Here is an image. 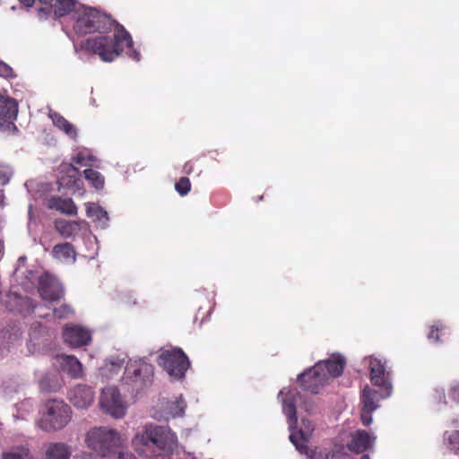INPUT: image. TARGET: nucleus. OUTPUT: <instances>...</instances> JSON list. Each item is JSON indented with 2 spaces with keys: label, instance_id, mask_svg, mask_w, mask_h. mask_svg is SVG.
Masks as SVG:
<instances>
[{
  "label": "nucleus",
  "instance_id": "obj_1",
  "mask_svg": "<svg viewBox=\"0 0 459 459\" xmlns=\"http://www.w3.org/2000/svg\"><path fill=\"white\" fill-rule=\"evenodd\" d=\"M73 28L79 36L113 31L112 36L99 35L88 38L80 44L82 50L99 56L104 62L114 61L126 48L133 47V39L125 27L94 8L85 7L78 12Z\"/></svg>",
  "mask_w": 459,
  "mask_h": 459
},
{
  "label": "nucleus",
  "instance_id": "obj_2",
  "mask_svg": "<svg viewBox=\"0 0 459 459\" xmlns=\"http://www.w3.org/2000/svg\"><path fill=\"white\" fill-rule=\"evenodd\" d=\"M135 452L153 459H169L178 447V437L168 426L150 424L132 440Z\"/></svg>",
  "mask_w": 459,
  "mask_h": 459
},
{
  "label": "nucleus",
  "instance_id": "obj_3",
  "mask_svg": "<svg viewBox=\"0 0 459 459\" xmlns=\"http://www.w3.org/2000/svg\"><path fill=\"white\" fill-rule=\"evenodd\" d=\"M72 411L63 400H48L42 408L37 426L45 432H56L63 429L71 420Z\"/></svg>",
  "mask_w": 459,
  "mask_h": 459
},
{
  "label": "nucleus",
  "instance_id": "obj_4",
  "mask_svg": "<svg viewBox=\"0 0 459 459\" xmlns=\"http://www.w3.org/2000/svg\"><path fill=\"white\" fill-rule=\"evenodd\" d=\"M85 444L102 457H109L122 447L123 440L120 434L107 427H94L85 437Z\"/></svg>",
  "mask_w": 459,
  "mask_h": 459
},
{
  "label": "nucleus",
  "instance_id": "obj_5",
  "mask_svg": "<svg viewBox=\"0 0 459 459\" xmlns=\"http://www.w3.org/2000/svg\"><path fill=\"white\" fill-rule=\"evenodd\" d=\"M154 368L143 359L129 361L125 369L123 381L136 391L142 390L152 383Z\"/></svg>",
  "mask_w": 459,
  "mask_h": 459
},
{
  "label": "nucleus",
  "instance_id": "obj_6",
  "mask_svg": "<svg viewBox=\"0 0 459 459\" xmlns=\"http://www.w3.org/2000/svg\"><path fill=\"white\" fill-rule=\"evenodd\" d=\"M157 363L177 380L184 378L190 367L187 356L179 348L162 351L157 358Z\"/></svg>",
  "mask_w": 459,
  "mask_h": 459
},
{
  "label": "nucleus",
  "instance_id": "obj_7",
  "mask_svg": "<svg viewBox=\"0 0 459 459\" xmlns=\"http://www.w3.org/2000/svg\"><path fill=\"white\" fill-rule=\"evenodd\" d=\"M368 359V368L372 385L381 389L383 393V394L380 395L381 398L390 396L392 385L390 381V372L386 370L385 362L374 356H370Z\"/></svg>",
  "mask_w": 459,
  "mask_h": 459
},
{
  "label": "nucleus",
  "instance_id": "obj_8",
  "mask_svg": "<svg viewBox=\"0 0 459 459\" xmlns=\"http://www.w3.org/2000/svg\"><path fill=\"white\" fill-rule=\"evenodd\" d=\"M100 404L105 412L114 418H122L126 414V406L115 386H108L102 390Z\"/></svg>",
  "mask_w": 459,
  "mask_h": 459
},
{
  "label": "nucleus",
  "instance_id": "obj_9",
  "mask_svg": "<svg viewBox=\"0 0 459 459\" xmlns=\"http://www.w3.org/2000/svg\"><path fill=\"white\" fill-rule=\"evenodd\" d=\"M322 364H316L298 377V381L304 390L317 394L328 383L327 374L322 372Z\"/></svg>",
  "mask_w": 459,
  "mask_h": 459
},
{
  "label": "nucleus",
  "instance_id": "obj_10",
  "mask_svg": "<svg viewBox=\"0 0 459 459\" xmlns=\"http://www.w3.org/2000/svg\"><path fill=\"white\" fill-rule=\"evenodd\" d=\"M39 293L48 301L59 300L64 296V290L59 281L49 273H44L39 280Z\"/></svg>",
  "mask_w": 459,
  "mask_h": 459
},
{
  "label": "nucleus",
  "instance_id": "obj_11",
  "mask_svg": "<svg viewBox=\"0 0 459 459\" xmlns=\"http://www.w3.org/2000/svg\"><path fill=\"white\" fill-rule=\"evenodd\" d=\"M360 419L365 426L372 423V413L378 408L379 394L377 391L366 386L361 394Z\"/></svg>",
  "mask_w": 459,
  "mask_h": 459
},
{
  "label": "nucleus",
  "instance_id": "obj_12",
  "mask_svg": "<svg viewBox=\"0 0 459 459\" xmlns=\"http://www.w3.org/2000/svg\"><path fill=\"white\" fill-rule=\"evenodd\" d=\"M65 342L73 348L88 345L91 342L90 331L80 325H66L63 331Z\"/></svg>",
  "mask_w": 459,
  "mask_h": 459
},
{
  "label": "nucleus",
  "instance_id": "obj_13",
  "mask_svg": "<svg viewBox=\"0 0 459 459\" xmlns=\"http://www.w3.org/2000/svg\"><path fill=\"white\" fill-rule=\"evenodd\" d=\"M18 115V103L17 101L9 97L8 95L0 92V127L13 126L16 129L14 120Z\"/></svg>",
  "mask_w": 459,
  "mask_h": 459
},
{
  "label": "nucleus",
  "instance_id": "obj_14",
  "mask_svg": "<svg viewBox=\"0 0 459 459\" xmlns=\"http://www.w3.org/2000/svg\"><path fill=\"white\" fill-rule=\"evenodd\" d=\"M301 425L299 430L291 432L290 440L301 454H307V442L314 430V425L311 421L305 419H302Z\"/></svg>",
  "mask_w": 459,
  "mask_h": 459
},
{
  "label": "nucleus",
  "instance_id": "obj_15",
  "mask_svg": "<svg viewBox=\"0 0 459 459\" xmlns=\"http://www.w3.org/2000/svg\"><path fill=\"white\" fill-rule=\"evenodd\" d=\"M68 398L74 406L86 409L94 401V392L87 385H78L69 391Z\"/></svg>",
  "mask_w": 459,
  "mask_h": 459
},
{
  "label": "nucleus",
  "instance_id": "obj_16",
  "mask_svg": "<svg viewBox=\"0 0 459 459\" xmlns=\"http://www.w3.org/2000/svg\"><path fill=\"white\" fill-rule=\"evenodd\" d=\"M51 255L61 263L74 264L77 253L73 244L65 242L55 245L52 248Z\"/></svg>",
  "mask_w": 459,
  "mask_h": 459
},
{
  "label": "nucleus",
  "instance_id": "obj_17",
  "mask_svg": "<svg viewBox=\"0 0 459 459\" xmlns=\"http://www.w3.org/2000/svg\"><path fill=\"white\" fill-rule=\"evenodd\" d=\"M57 360L63 371H65L72 378H79L82 376V365L75 356L58 355Z\"/></svg>",
  "mask_w": 459,
  "mask_h": 459
},
{
  "label": "nucleus",
  "instance_id": "obj_18",
  "mask_svg": "<svg viewBox=\"0 0 459 459\" xmlns=\"http://www.w3.org/2000/svg\"><path fill=\"white\" fill-rule=\"evenodd\" d=\"M316 364H322V372L327 374V381L330 377H337L343 372L345 359L340 355H333L325 361H319Z\"/></svg>",
  "mask_w": 459,
  "mask_h": 459
},
{
  "label": "nucleus",
  "instance_id": "obj_19",
  "mask_svg": "<svg viewBox=\"0 0 459 459\" xmlns=\"http://www.w3.org/2000/svg\"><path fill=\"white\" fill-rule=\"evenodd\" d=\"M370 435L366 430H357L351 435V439L348 444V448L357 454L363 453L372 444Z\"/></svg>",
  "mask_w": 459,
  "mask_h": 459
},
{
  "label": "nucleus",
  "instance_id": "obj_20",
  "mask_svg": "<svg viewBox=\"0 0 459 459\" xmlns=\"http://www.w3.org/2000/svg\"><path fill=\"white\" fill-rule=\"evenodd\" d=\"M48 207L66 215L77 214V206L71 198L52 197L48 201Z\"/></svg>",
  "mask_w": 459,
  "mask_h": 459
},
{
  "label": "nucleus",
  "instance_id": "obj_21",
  "mask_svg": "<svg viewBox=\"0 0 459 459\" xmlns=\"http://www.w3.org/2000/svg\"><path fill=\"white\" fill-rule=\"evenodd\" d=\"M282 410L288 418V423L290 429L296 427L298 422L296 411V395L289 393L282 403Z\"/></svg>",
  "mask_w": 459,
  "mask_h": 459
},
{
  "label": "nucleus",
  "instance_id": "obj_22",
  "mask_svg": "<svg viewBox=\"0 0 459 459\" xmlns=\"http://www.w3.org/2000/svg\"><path fill=\"white\" fill-rule=\"evenodd\" d=\"M71 449L65 443H51L46 451V459H69Z\"/></svg>",
  "mask_w": 459,
  "mask_h": 459
},
{
  "label": "nucleus",
  "instance_id": "obj_23",
  "mask_svg": "<svg viewBox=\"0 0 459 459\" xmlns=\"http://www.w3.org/2000/svg\"><path fill=\"white\" fill-rule=\"evenodd\" d=\"M53 124L62 130L70 138L75 139L77 137V130L75 126L65 119L61 114L57 112L51 113L49 115Z\"/></svg>",
  "mask_w": 459,
  "mask_h": 459
},
{
  "label": "nucleus",
  "instance_id": "obj_24",
  "mask_svg": "<svg viewBox=\"0 0 459 459\" xmlns=\"http://www.w3.org/2000/svg\"><path fill=\"white\" fill-rule=\"evenodd\" d=\"M55 229L63 238H69L78 232L80 224L77 221L56 220Z\"/></svg>",
  "mask_w": 459,
  "mask_h": 459
},
{
  "label": "nucleus",
  "instance_id": "obj_25",
  "mask_svg": "<svg viewBox=\"0 0 459 459\" xmlns=\"http://www.w3.org/2000/svg\"><path fill=\"white\" fill-rule=\"evenodd\" d=\"M86 213L90 218L98 221L101 227H106L109 221L108 212L100 205L96 204H86Z\"/></svg>",
  "mask_w": 459,
  "mask_h": 459
},
{
  "label": "nucleus",
  "instance_id": "obj_26",
  "mask_svg": "<svg viewBox=\"0 0 459 459\" xmlns=\"http://www.w3.org/2000/svg\"><path fill=\"white\" fill-rule=\"evenodd\" d=\"M76 0H55L52 11L56 18L64 17L75 10Z\"/></svg>",
  "mask_w": 459,
  "mask_h": 459
},
{
  "label": "nucleus",
  "instance_id": "obj_27",
  "mask_svg": "<svg viewBox=\"0 0 459 459\" xmlns=\"http://www.w3.org/2000/svg\"><path fill=\"white\" fill-rule=\"evenodd\" d=\"M39 386L42 392L55 393L60 389L61 385L56 377L45 375L40 378Z\"/></svg>",
  "mask_w": 459,
  "mask_h": 459
},
{
  "label": "nucleus",
  "instance_id": "obj_28",
  "mask_svg": "<svg viewBox=\"0 0 459 459\" xmlns=\"http://www.w3.org/2000/svg\"><path fill=\"white\" fill-rule=\"evenodd\" d=\"M86 180L97 190H101L104 187V177L97 170L92 169H86L83 171Z\"/></svg>",
  "mask_w": 459,
  "mask_h": 459
},
{
  "label": "nucleus",
  "instance_id": "obj_29",
  "mask_svg": "<svg viewBox=\"0 0 459 459\" xmlns=\"http://www.w3.org/2000/svg\"><path fill=\"white\" fill-rule=\"evenodd\" d=\"M186 407V403L185 400L180 396L179 398L176 399L174 402L169 404V413L173 418L183 416Z\"/></svg>",
  "mask_w": 459,
  "mask_h": 459
},
{
  "label": "nucleus",
  "instance_id": "obj_30",
  "mask_svg": "<svg viewBox=\"0 0 459 459\" xmlns=\"http://www.w3.org/2000/svg\"><path fill=\"white\" fill-rule=\"evenodd\" d=\"M29 449L24 446L13 448L2 455V459H28Z\"/></svg>",
  "mask_w": 459,
  "mask_h": 459
},
{
  "label": "nucleus",
  "instance_id": "obj_31",
  "mask_svg": "<svg viewBox=\"0 0 459 459\" xmlns=\"http://www.w3.org/2000/svg\"><path fill=\"white\" fill-rule=\"evenodd\" d=\"M92 160L91 156L86 155L83 152H78L75 156L72 158L71 167L72 169L78 174L79 169L74 165L81 166H88L91 165V161Z\"/></svg>",
  "mask_w": 459,
  "mask_h": 459
},
{
  "label": "nucleus",
  "instance_id": "obj_32",
  "mask_svg": "<svg viewBox=\"0 0 459 459\" xmlns=\"http://www.w3.org/2000/svg\"><path fill=\"white\" fill-rule=\"evenodd\" d=\"M176 191L182 196L186 195L191 190V182L188 178L181 177L175 184Z\"/></svg>",
  "mask_w": 459,
  "mask_h": 459
},
{
  "label": "nucleus",
  "instance_id": "obj_33",
  "mask_svg": "<svg viewBox=\"0 0 459 459\" xmlns=\"http://www.w3.org/2000/svg\"><path fill=\"white\" fill-rule=\"evenodd\" d=\"M39 2L41 4H44L46 5L45 7H41L39 9H38V16L42 19H46L48 18L50 13H52V8L54 6V4H55V0H39Z\"/></svg>",
  "mask_w": 459,
  "mask_h": 459
},
{
  "label": "nucleus",
  "instance_id": "obj_34",
  "mask_svg": "<svg viewBox=\"0 0 459 459\" xmlns=\"http://www.w3.org/2000/svg\"><path fill=\"white\" fill-rule=\"evenodd\" d=\"M73 313V309L69 305L63 304L59 307L54 309L53 314L56 318H65Z\"/></svg>",
  "mask_w": 459,
  "mask_h": 459
},
{
  "label": "nucleus",
  "instance_id": "obj_35",
  "mask_svg": "<svg viewBox=\"0 0 459 459\" xmlns=\"http://www.w3.org/2000/svg\"><path fill=\"white\" fill-rule=\"evenodd\" d=\"M449 448L455 453L459 452V430L450 433L447 437Z\"/></svg>",
  "mask_w": 459,
  "mask_h": 459
},
{
  "label": "nucleus",
  "instance_id": "obj_36",
  "mask_svg": "<svg viewBox=\"0 0 459 459\" xmlns=\"http://www.w3.org/2000/svg\"><path fill=\"white\" fill-rule=\"evenodd\" d=\"M446 328L445 325H433L428 334V338L435 342H439V333Z\"/></svg>",
  "mask_w": 459,
  "mask_h": 459
},
{
  "label": "nucleus",
  "instance_id": "obj_37",
  "mask_svg": "<svg viewBox=\"0 0 459 459\" xmlns=\"http://www.w3.org/2000/svg\"><path fill=\"white\" fill-rule=\"evenodd\" d=\"M13 71L7 64L0 61V76L4 78L12 77Z\"/></svg>",
  "mask_w": 459,
  "mask_h": 459
},
{
  "label": "nucleus",
  "instance_id": "obj_38",
  "mask_svg": "<svg viewBox=\"0 0 459 459\" xmlns=\"http://www.w3.org/2000/svg\"><path fill=\"white\" fill-rule=\"evenodd\" d=\"M10 173L7 167L0 164V184L6 185L9 182Z\"/></svg>",
  "mask_w": 459,
  "mask_h": 459
},
{
  "label": "nucleus",
  "instance_id": "obj_39",
  "mask_svg": "<svg viewBox=\"0 0 459 459\" xmlns=\"http://www.w3.org/2000/svg\"><path fill=\"white\" fill-rule=\"evenodd\" d=\"M326 459H351V457L349 455H347L345 453L337 451V452H333L332 454H329L327 455Z\"/></svg>",
  "mask_w": 459,
  "mask_h": 459
},
{
  "label": "nucleus",
  "instance_id": "obj_40",
  "mask_svg": "<svg viewBox=\"0 0 459 459\" xmlns=\"http://www.w3.org/2000/svg\"><path fill=\"white\" fill-rule=\"evenodd\" d=\"M449 396L454 402L459 403V385H454L450 388Z\"/></svg>",
  "mask_w": 459,
  "mask_h": 459
},
{
  "label": "nucleus",
  "instance_id": "obj_41",
  "mask_svg": "<svg viewBox=\"0 0 459 459\" xmlns=\"http://www.w3.org/2000/svg\"><path fill=\"white\" fill-rule=\"evenodd\" d=\"M117 459H136L135 456L127 451H122L121 448L117 451Z\"/></svg>",
  "mask_w": 459,
  "mask_h": 459
},
{
  "label": "nucleus",
  "instance_id": "obj_42",
  "mask_svg": "<svg viewBox=\"0 0 459 459\" xmlns=\"http://www.w3.org/2000/svg\"><path fill=\"white\" fill-rule=\"evenodd\" d=\"M193 169H194V166H193V163L191 161H187L185 163L184 165V172L186 173V174H191L192 171H193Z\"/></svg>",
  "mask_w": 459,
  "mask_h": 459
},
{
  "label": "nucleus",
  "instance_id": "obj_43",
  "mask_svg": "<svg viewBox=\"0 0 459 459\" xmlns=\"http://www.w3.org/2000/svg\"><path fill=\"white\" fill-rule=\"evenodd\" d=\"M19 2L25 7H32V5L35 3V0H19Z\"/></svg>",
  "mask_w": 459,
  "mask_h": 459
},
{
  "label": "nucleus",
  "instance_id": "obj_44",
  "mask_svg": "<svg viewBox=\"0 0 459 459\" xmlns=\"http://www.w3.org/2000/svg\"><path fill=\"white\" fill-rule=\"evenodd\" d=\"M77 179L75 177H70L69 180L65 183L67 186H70L72 184H76Z\"/></svg>",
  "mask_w": 459,
  "mask_h": 459
},
{
  "label": "nucleus",
  "instance_id": "obj_45",
  "mask_svg": "<svg viewBox=\"0 0 459 459\" xmlns=\"http://www.w3.org/2000/svg\"><path fill=\"white\" fill-rule=\"evenodd\" d=\"M110 366H111V369H114V370L116 368H121V365L119 363H115V362H111Z\"/></svg>",
  "mask_w": 459,
  "mask_h": 459
},
{
  "label": "nucleus",
  "instance_id": "obj_46",
  "mask_svg": "<svg viewBox=\"0 0 459 459\" xmlns=\"http://www.w3.org/2000/svg\"><path fill=\"white\" fill-rule=\"evenodd\" d=\"M360 459H369V456L368 455H364L360 457Z\"/></svg>",
  "mask_w": 459,
  "mask_h": 459
},
{
  "label": "nucleus",
  "instance_id": "obj_47",
  "mask_svg": "<svg viewBox=\"0 0 459 459\" xmlns=\"http://www.w3.org/2000/svg\"><path fill=\"white\" fill-rule=\"evenodd\" d=\"M147 457L150 458V459H153V457H150V456H147Z\"/></svg>",
  "mask_w": 459,
  "mask_h": 459
}]
</instances>
